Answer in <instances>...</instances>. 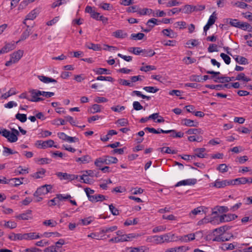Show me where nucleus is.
<instances>
[{"instance_id":"obj_1","label":"nucleus","mask_w":252,"mask_h":252,"mask_svg":"<svg viewBox=\"0 0 252 252\" xmlns=\"http://www.w3.org/2000/svg\"><path fill=\"white\" fill-rule=\"evenodd\" d=\"M174 234L168 233L160 236H154L153 242L156 244H162L164 242H169L175 241Z\"/></svg>"},{"instance_id":"obj_2","label":"nucleus","mask_w":252,"mask_h":252,"mask_svg":"<svg viewBox=\"0 0 252 252\" xmlns=\"http://www.w3.org/2000/svg\"><path fill=\"white\" fill-rule=\"evenodd\" d=\"M56 175L61 180H67L72 181L78 179V175L74 174H68L67 173H63L61 172H58L56 173Z\"/></svg>"},{"instance_id":"obj_3","label":"nucleus","mask_w":252,"mask_h":252,"mask_svg":"<svg viewBox=\"0 0 252 252\" xmlns=\"http://www.w3.org/2000/svg\"><path fill=\"white\" fill-rule=\"evenodd\" d=\"M32 98L29 99V100L32 102H38L43 100V99L39 96L41 95V91L37 90L32 89L29 91Z\"/></svg>"},{"instance_id":"obj_4","label":"nucleus","mask_w":252,"mask_h":252,"mask_svg":"<svg viewBox=\"0 0 252 252\" xmlns=\"http://www.w3.org/2000/svg\"><path fill=\"white\" fill-rule=\"evenodd\" d=\"M232 237H233V235L231 234H228L224 232L222 234H220V236L211 238L210 239H212L213 241L224 242L229 241Z\"/></svg>"},{"instance_id":"obj_5","label":"nucleus","mask_w":252,"mask_h":252,"mask_svg":"<svg viewBox=\"0 0 252 252\" xmlns=\"http://www.w3.org/2000/svg\"><path fill=\"white\" fill-rule=\"evenodd\" d=\"M65 243L64 240L63 239H60L58 242L56 243L55 246H52L47 247L44 250V252H61L59 251V246L58 245H61V246L64 245Z\"/></svg>"},{"instance_id":"obj_6","label":"nucleus","mask_w":252,"mask_h":252,"mask_svg":"<svg viewBox=\"0 0 252 252\" xmlns=\"http://www.w3.org/2000/svg\"><path fill=\"white\" fill-rule=\"evenodd\" d=\"M54 141L52 140H48L45 141H42L41 140H38L36 142V146L38 148H45L47 147H51L54 146L57 148V146H54Z\"/></svg>"},{"instance_id":"obj_7","label":"nucleus","mask_w":252,"mask_h":252,"mask_svg":"<svg viewBox=\"0 0 252 252\" xmlns=\"http://www.w3.org/2000/svg\"><path fill=\"white\" fill-rule=\"evenodd\" d=\"M238 216L235 214H225L221 215L219 217V220L220 222H228L232 220H234L237 218Z\"/></svg>"},{"instance_id":"obj_8","label":"nucleus","mask_w":252,"mask_h":252,"mask_svg":"<svg viewBox=\"0 0 252 252\" xmlns=\"http://www.w3.org/2000/svg\"><path fill=\"white\" fill-rule=\"evenodd\" d=\"M19 135V132L15 128H11V132H9V136L7 138L10 142H15L18 140L17 136Z\"/></svg>"},{"instance_id":"obj_9","label":"nucleus","mask_w":252,"mask_h":252,"mask_svg":"<svg viewBox=\"0 0 252 252\" xmlns=\"http://www.w3.org/2000/svg\"><path fill=\"white\" fill-rule=\"evenodd\" d=\"M39 13V10L38 9H34L29 13L26 16L23 23L26 25V21L34 20Z\"/></svg>"},{"instance_id":"obj_10","label":"nucleus","mask_w":252,"mask_h":252,"mask_svg":"<svg viewBox=\"0 0 252 252\" xmlns=\"http://www.w3.org/2000/svg\"><path fill=\"white\" fill-rule=\"evenodd\" d=\"M197 182L196 179H189L184 180L178 182L176 185L175 187H179L180 186H186V185H193Z\"/></svg>"},{"instance_id":"obj_11","label":"nucleus","mask_w":252,"mask_h":252,"mask_svg":"<svg viewBox=\"0 0 252 252\" xmlns=\"http://www.w3.org/2000/svg\"><path fill=\"white\" fill-rule=\"evenodd\" d=\"M227 227L226 226H223L220 227L218 228H216L213 230L212 233L209 236L212 237V238L214 237H218V236H220V234H222L223 232H224L227 230Z\"/></svg>"},{"instance_id":"obj_12","label":"nucleus","mask_w":252,"mask_h":252,"mask_svg":"<svg viewBox=\"0 0 252 252\" xmlns=\"http://www.w3.org/2000/svg\"><path fill=\"white\" fill-rule=\"evenodd\" d=\"M249 182V179L245 177L236 178L234 180H230L231 185H238L245 184Z\"/></svg>"},{"instance_id":"obj_13","label":"nucleus","mask_w":252,"mask_h":252,"mask_svg":"<svg viewBox=\"0 0 252 252\" xmlns=\"http://www.w3.org/2000/svg\"><path fill=\"white\" fill-rule=\"evenodd\" d=\"M16 47L15 43H6L5 46L0 50V54L7 53L10 51L14 50Z\"/></svg>"},{"instance_id":"obj_14","label":"nucleus","mask_w":252,"mask_h":252,"mask_svg":"<svg viewBox=\"0 0 252 252\" xmlns=\"http://www.w3.org/2000/svg\"><path fill=\"white\" fill-rule=\"evenodd\" d=\"M229 185H231L230 180H225L220 181L219 179H217L216 180L214 186L217 188H221Z\"/></svg>"},{"instance_id":"obj_15","label":"nucleus","mask_w":252,"mask_h":252,"mask_svg":"<svg viewBox=\"0 0 252 252\" xmlns=\"http://www.w3.org/2000/svg\"><path fill=\"white\" fill-rule=\"evenodd\" d=\"M23 50H19L11 55V58L14 61V63H16L19 61L23 56Z\"/></svg>"},{"instance_id":"obj_16","label":"nucleus","mask_w":252,"mask_h":252,"mask_svg":"<svg viewBox=\"0 0 252 252\" xmlns=\"http://www.w3.org/2000/svg\"><path fill=\"white\" fill-rule=\"evenodd\" d=\"M16 218L19 220H28L32 218V211L27 210L25 213L20 214L16 216Z\"/></svg>"},{"instance_id":"obj_17","label":"nucleus","mask_w":252,"mask_h":252,"mask_svg":"<svg viewBox=\"0 0 252 252\" xmlns=\"http://www.w3.org/2000/svg\"><path fill=\"white\" fill-rule=\"evenodd\" d=\"M23 180H24V178H15L10 179L8 180V184H9L12 186L17 187L23 183V182H22V181Z\"/></svg>"},{"instance_id":"obj_18","label":"nucleus","mask_w":252,"mask_h":252,"mask_svg":"<svg viewBox=\"0 0 252 252\" xmlns=\"http://www.w3.org/2000/svg\"><path fill=\"white\" fill-rule=\"evenodd\" d=\"M40 238L38 234L35 232H30L24 234V240H33Z\"/></svg>"},{"instance_id":"obj_19","label":"nucleus","mask_w":252,"mask_h":252,"mask_svg":"<svg viewBox=\"0 0 252 252\" xmlns=\"http://www.w3.org/2000/svg\"><path fill=\"white\" fill-rule=\"evenodd\" d=\"M112 36L117 38H124L127 37V33L122 30H118L112 33Z\"/></svg>"},{"instance_id":"obj_20","label":"nucleus","mask_w":252,"mask_h":252,"mask_svg":"<svg viewBox=\"0 0 252 252\" xmlns=\"http://www.w3.org/2000/svg\"><path fill=\"white\" fill-rule=\"evenodd\" d=\"M38 79L44 83L48 84L49 83H56L57 80L43 75H39L38 76Z\"/></svg>"},{"instance_id":"obj_21","label":"nucleus","mask_w":252,"mask_h":252,"mask_svg":"<svg viewBox=\"0 0 252 252\" xmlns=\"http://www.w3.org/2000/svg\"><path fill=\"white\" fill-rule=\"evenodd\" d=\"M90 201L92 202H97L98 201H102L106 199V197L101 194L93 195V197H90Z\"/></svg>"},{"instance_id":"obj_22","label":"nucleus","mask_w":252,"mask_h":252,"mask_svg":"<svg viewBox=\"0 0 252 252\" xmlns=\"http://www.w3.org/2000/svg\"><path fill=\"white\" fill-rule=\"evenodd\" d=\"M182 11L186 14H190L194 11L195 8L193 5L186 4L183 8Z\"/></svg>"},{"instance_id":"obj_23","label":"nucleus","mask_w":252,"mask_h":252,"mask_svg":"<svg viewBox=\"0 0 252 252\" xmlns=\"http://www.w3.org/2000/svg\"><path fill=\"white\" fill-rule=\"evenodd\" d=\"M206 149L204 148H196L194 149V151L195 152V157H197L200 158H204L205 157V154L204 152H205Z\"/></svg>"},{"instance_id":"obj_24","label":"nucleus","mask_w":252,"mask_h":252,"mask_svg":"<svg viewBox=\"0 0 252 252\" xmlns=\"http://www.w3.org/2000/svg\"><path fill=\"white\" fill-rule=\"evenodd\" d=\"M46 194V191L44 187L42 186L37 189L36 191L34 193L33 195L34 197H38V196H41Z\"/></svg>"},{"instance_id":"obj_25","label":"nucleus","mask_w":252,"mask_h":252,"mask_svg":"<svg viewBox=\"0 0 252 252\" xmlns=\"http://www.w3.org/2000/svg\"><path fill=\"white\" fill-rule=\"evenodd\" d=\"M94 72H95L96 74H110L111 72L109 70L106 68H96L94 70Z\"/></svg>"},{"instance_id":"obj_26","label":"nucleus","mask_w":252,"mask_h":252,"mask_svg":"<svg viewBox=\"0 0 252 252\" xmlns=\"http://www.w3.org/2000/svg\"><path fill=\"white\" fill-rule=\"evenodd\" d=\"M162 32L164 35L170 38H174L177 36L176 34L171 29H164Z\"/></svg>"},{"instance_id":"obj_27","label":"nucleus","mask_w":252,"mask_h":252,"mask_svg":"<svg viewBox=\"0 0 252 252\" xmlns=\"http://www.w3.org/2000/svg\"><path fill=\"white\" fill-rule=\"evenodd\" d=\"M45 169L41 168L38 171L32 175V176L34 179L41 178H42L43 176L45 174Z\"/></svg>"},{"instance_id":"obj_28","label":"nucleus","mask_w":252,"mask_h":252,"mask_svg":"<svg viewBox=\"0 0 252 252\" xmlns=\"http://www.w3.org/2000/svg\"><path fill=\"white\" fill-rule=\"evenodd\" d=\"M104 158L105 160H106L105 164L116 163L118 162V159L115 157L105 156H104Z\"/></svg>"},{"instance_id":"obj_29","label":"nucleus","mask_w":252,"mask_h":252,"mask_svg":"<svg viewBox=\"0 0 252 252\" xmlns=\"http://www.w3.org/2000/svg\"><path fill=\"white\" fill-rule=\"evenodd\" d=\"M184 125L188 126L196 127L198 125V122L194 121L190 119H185L184 120Z\"/></svg>"},{"instance_id":"obj_30","label":"nucleus","mask_w":252,"mask_h":252,"mask_svg":"<svg viewBox=\"0 0 252 252\" xmlns=\"http://www.w3.org/2000/svg\"><path fill=\"white\" fill-rule=\"evenodd\" d=\"M86 47L94 51H100L101 50L100 46L98 44H94L93 43H88L86 44Z\"/></svg>"},{"instance_id":"obj_31","label":"nucleus","mask_w":252,"mask_h":252,"mask_svg":"<svg viewBox=\"0 0 252 252\" xmlns=\"http://www.w3.org/2000/svg\"><path fill=\"white\" fill-rule=\"evenodd\" d=\"M101 105L94 104L90 108L89 111L91 113L94 114L95 113L99 112L101 111Z\"/></svg>"},{"instance_id":"obj_32","label":"nucleus","mask_w":252,"mask_h":252,"mask_svg":"<svg viewBox=\"0 0 252 252\" xmlns=\"http://www.w3.org/2000/svg\"><path fill=\"white\" fill-rule=\"evenodd\" d=\"M227 23H228L231 26L239 28L240 22L237 19L228 18L226 19Z\"/></svg>"},{"instance_id":"obj_33","label":"nucleus","mask_w":252,"mask_h":252,"mask_svg":"<svg viewBox=\"0 0 252 252\" xmlns=\"http://www.w3.org/2000/svg\"><path fill=\"white\" fill-rule=\"evenodd\" d=\"M145 36V34L143 33L139 32L138 33H132L130 35V38L134 40H138L142 39Z\"/></svg>"},{"instance_id":"obj_34","label":"nucleus","mask_w":252,"mask_h":252,"mask_svg":"<svg viewBox=\"0 0 252 252\" xmlns=\"http://www.w3.org/2000/svg\"><path fill=\"white\" fill-rule=\"evenodd\" d=\"M235 60L237 63L241 64H247L249 63L248 60L244 57L237 56Z\"/></svg>"},{"instance_id":"obj_35","label":"nucleus","mask_w":252,"mask_h":252,"mask_svg":"<svg viewBox=\"0 0 252 252\" xmlns=\"http://www.w3.org/2000/svg\"><path fill=\"white\" fill-rule=\"evenodd\" d=\"M153 12L151 9L145 8L143 9L139 8L138 13L141 15H150Z\"/></svg>"},{"instance_id":"obj_36","label":"nucleus","mask_w":252,"mask_h":252,"mask_svg":"<svg viewBox=\"0 0 252 252\" xmlns=\"http://www.w3.org/2000/svg\"><path fill=\"white\" fill-rule=\"evenodd\" d=\"M105 162L106 160L104 156H103L96 158L94 161V165L98 167H101L102 164H105Z\"/></svg>"},{"instance_id":"obj_37","label":"nucleus","mask_w":252,"mask_h":252,"mask_svg":"<svg viewBox=\"0 0 252 252\" xmlns=\"http://www.w3.org/2000/svg\"><path fill=\"white\" fill-rule=\"evenodd\" d=\"M91 160V158L88 156L86 155L81 158H76V161L77 162L81 161L82 163H88Z\"/></svg>"},{"instance_id":"obj_38","label":"nucleus","mask_w":252,"mask_h":252,"mask_svg":"<svg viewBox=\"0 0 252 252\" xmlns=\"http://www.w3.org/2000/svg\"><path fill=\"white\" fill-rule=\"evenodd\" d=\"M28 28H29V26H27ZM30 34V30L27 29L25 31H24L23 33L22 34L20 39L19 41H18L16 43L19 42L20 41L24 40L26 38H27Z\"/></svg>"},{"instance_id":"obj_39","label":"nucleus","mask_w":252,"mask_h":252,"mask_svg":"<svg viewBox=\"0 0 252 252\" xmlns=\"http://www.w3.org/2000/svg\"><path fill=\"white\" fill-rule=\"evenodd\" d=\"M155 54V52L152 49H143L142 55L144 57H152Z\"/></svg>"},{"instance_id":"obj_40","label":"nucleus","mask_w":252,"mask_h":252,"mask_svg":"<svg viewBox=\"0 0 252 252\" xmlns=\"http://www.w3.org/2000/svg\"><path fill=\"white\" fill-rule=\"evenodd\" d=\"M135 94L138 96L142 97L143 99H146L148 100L151 99V97L149 96H147L142 94L140 91H134L132 92V95Z\"/></svg>"},{"instance_id":"obj_41","label":"nucleus","mask_w":252,"mask_h":252,"mask_svg":"<svg viewBox=\"0 0 252 252\" xmlns=\"http://www.w3.org/2000/svg\"><path fill=\"white\" fill-rule=\"evenodd\" d=\"M238 28L241 29L243 30H248L249 31H251L252 29V26L247 23H241L240 24L239 27Z\"/></svg>"},{"instance_id":"obj_42","label":"nucleus","mask_w":252,"mask_h":252,"mask_svg":"<svg viewBox=\"0 0 252 252\" xmlns=\"http://www.w3.org/2000/svg\"><path fill=\"white\" fill-rule=\"evenodd\" d=\"M235 80L239 81L242 80L245 82H249L251 80V79L246 77L244 73H240L235 78Z\"/></svg>"},{"instance_id":"obj_43","label":"nucleus","mask_w":252,"mask_h":252,"mask_svg":"<svg viewBox=\"0 0 252 252\" xmlns=\"http://www.w3.org/2000/svg\"><path fill=\"white\" fill-rule=\"evenodd\" d=\"M188 134H202V130L201 129L197 128H190L186 131Z\"/></svg>"},{"instance_id":"obj_44","label":"nucleus","mask_w":252,"mask_h":252,"mask_svg":"<svg viewBox=\"0 0 252 252\" xmlns=\"http://www.w3.org/2000/svg\"><path fill=\"white\" fill-rule=\"evenodd\" d=\"M158 19L155 18H152L151 19H149L146 25L149 27H150L151 29H152L155 25H158V23H157Z\"/></svg>"},{"instance_id":"obj_45","label":"nucleus","mask_w":252,"mask_h":252,"mask_svg":"<svg viewBox=\"0 0 252 252\" xmlns=\"http://www.w3.org/2000/svg\"><path fill=\"white\" fill-rule=\"evenodd\" d=\"M15 118L22 123H24L27 121V115L24 114L17 113L15 115Z\"/></svg>"},{"instance_id":"obj_46","label":"nucleus","mask_w":252,"mask_h":252,"mask_svg":"<svg viewBox=\"0 0 252 252\" xmlns=\"http://www.w3.org/2000/svg\"><path fill=\"white\" fill-rule=\"evenodd\" d=\"M217 170L221 173H225L228 171V167L226 164L222 163L220 164L217 167Z\"/></svg>"},{"instance_id":"obj_47","label":"nucleus","mask_w":252,"mask_h":252,"mask_svg":"<svg viewBox=\"0 0 252 252\" xmlns=\"http://www.w3.org/2000/svg\"><path fill=\"white\" fill-rule=\"evenodd\" d=\"M143 89L148 93H155L157 92L159 89L155 87H144Z\"/></svg>"},{"instance_id":"obj_48","label":"nucleus","mask_w":252,"mask_h":252,"mask_svg":"<svg viewBox=\"0 0 252 252\" xmlns=\"http://www.w3.org/2000/svg\"><path fill=\"white\" fill-rule=\"evenodd\" d=\"M58 199H59V202L60 201H64L66 199L71 198V196L70 194L63 195L62 194H58L56 195Z\"/></svg>"},{"instance_id":"obj_49","label":"nucleus","mask_w":252,"mask_h":252,"mask_svg":"<svg viewBox=\"0 0 252 252\" xmlns=\"http://www.w3.org/2000/svg\"><path fill=\"white\" fill-rule=\"evenodd\" d=\"M199 42L196 39H190L187 41L186 44L189 45V48H191L193 46H196Z\"/></svg>"},{"instance_id":"obj_50","label":"nucleus","mask_w":252,"mask_h":252,"mask_svg":"<svg viewBox=\"0 0 252 252\" xmlns=\"http://www.w3.org/2000/svg\"><path fill=\"white\" fill-rule=\"evenodd\" d=\"M117 229L116 226H113L108 228H104L101 229L100 232L101 233H106L110 232H113Z\"/></svg>"},{"instance_id":"obj_51","label":"nucleus","mask_w":252,"mask_h":252,"mask_svg":"<svg viewBox=\"0 0 252 252\" xmlns=\"http://www.w3.org/2000/svg\"><path fill=\"white\" fill-rule=\"evenodd\" d=\"M16 94V93L15 90L13 89H11L7 93L2 94L1 97L4 99H6L8 97H9L12 95L15 94Z\"/></svg>"},{"instance_id":"obj_52","label":"nucleus","mask_w":252,"mask_h":252,"mask_svg":"<svg viewBox=\"0 0 252 252\" xmlns=\"http://www.w3.org/2000/svg\"><path fill=\"white\" fill-rule=\"evenodd\" d=\"M181 2L174 0H170L166 3V7H171L172 6H177L181 4Z\"/></svg>"},{"instance_id":"obj_53","label":"nucleus","mask_w":252,"mask_h":252,"mask_svg":"<svg viewBox=\"0 0 252 252\" xmlns=\"http://www.w3.org/2000/svg\"><path fill=\"white\" fill-rule=\"evenodd\" d=\"M4 226L10 229H13L16 227L17 223L14 221H8L5 222Z\"/></svg>"},{"instance_id":"obj_54","label":"nucleus","mask_w":252,"mask_h":252,"mask_svg":"<svg viewBox=\"0 0 252 252\" xmlns=\"http://www.w3.org/2000/svg\"><path fill=\"white\" fill-rule=\"evenodd\" d=\"M205 87L210 89H215L218 91L223 88V85H206Z\"/></svg>"},{"instance_id":"obj_55","label":"nucleus","mask_w":252,"mask_h":252,"mask_svg":"<svg viewBox=\"0 0 252 252\" xmlns=\"http://www.w3.org/2000/svg\"><path fill=\"white\" fill-rule=\"evenodd\" d=\"M220 56L226 64H229L230 63L231 58L229 56L222 53L220 54Z\"/></svg>"},{"instance_id":"obj_56","label":"nucleus","mask_w":252,"mask_h":252,"mask_svg":"<svg viewBox=\"0 0 252 252\" xmlns=\"http://www.w3.org/2000/svg\"><path fill=\"white\" fill-rule=\"evenodd\" d=\"M17 153H18L17 152H13L11 149L6 147H3V154L4 156H7L8 155L14 154Z\"/></svg>"},{"instance_id":"obj_57","label":"nucleus","mask_w":252,"mask_h":252,"mask_svg":"<svg viewBox=\"0 0 252 252\" xmlns=\"http://www.w3.org/2000/svg\"><path fill=\"white\" fill-rule=\"evenodd\" d=\"M43 224L45 225L50 226L51 227H55L56 226L57 223L56 221L49 220L43 221Z\"/></svg>"},{"instance_id":"obj_58","label":"nucleus","mask_w":252,"mask_h":252,"mask_svg":"<svg viewBox=\"0 0 252 252\" xmlns=\"http://www.w3.org/2000/svg\"><path fill=\"white\" fill-rule=\"evenodd\" d=\"M128 121L127 119H119L117 122L116 124L119 126H126L127 125H128Z\"/></svg>"},{"instance_id":"obj_59","label":"nucleus","mask_w":252,"mask_h":252,"mask_svg":"<svg viewBox=\"0 0 252 252\" xmlns=\"http://www.w3.org/2000/svg\"><path fill=\"white\" fill-rule=\"evenodd\" d=\"M130 51L132 52L135 55L142 54L143 49L140 47H132Z\"/></svg>"},{"instance_id":"obj_60","label":"nucleus","mask_w":252,"mask_h":252,"mask_svg":"<svg viewBox=\"0 0 252 252\" xmlns=\"http://www.w3.org/2000/svg\"><path fill=\"white\" fill-rule=\"evenodd\" d=\"M137 223V219L136 218L134 219L133 220L129 219L126 220L124 222V225L126 226H128L130 225H135Z\"/></svg>"},{"instance_id":"obj_61","label":"nucleus","mask_w":252,"mask_h":252,"mask_svg":"<svg viewBox=\"0 0 252 252\" xmlns=\"http://www.w3.org/2000/svg\"><path fill=\"white\" fill-rule=\"evenodd\" d=\"M156 67L153 65H146L145 66H142L140 67V70L142 71L147 72L150 70H155Z\"/></svg>"},{"instance_id":"obj_62","label":"nucleus","mask_w":252,"mask_h":252,"mask_svg":"<svg viewBox=\"0 0 252 252\" xmlns=\"http://www.w3.org/2000/svg\"><path fill=\"white\" fill-rule=\"evenodd\" d=\"M48 204L50 206H54L56 205H60V202L59 199H58L57 196H56V197L49 200Z\"/></svg>"},{"instance_id":"obj_63","label":"nucleus","mask_w":252,"mask_h":252,"mask_svg":"<svg viewBox=\"0 0 252 252\" xmlns=\"http://www.w3.org/2000/svg\"><path fill=\"white\" fill-rule=\"evenodd\" d=\"M109 207L110 211L113 215L117 216L119 214V211L116 208L113 204L109 205Z\"/></svg>"},{"instance_id":"obj_64","label":"nucleus","mask_w":252,"mask_h":252,"mask_svg":"<svg viewBox=\"0 0 252 252\" xmlns=\"http://www.w3.org/2000/svg\"><path fill=\"white\" fill-rule=\"evenodd\" d=\"M147 249L145 247L141 246L138 248H133L130 251V252H145Z\"/></svg>"}]
</instances>
